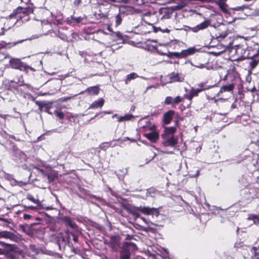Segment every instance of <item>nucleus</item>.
<instances>
[{"instance_id": "nucleus-58", "label": "nucleus", "mask_w": 259, "mask_h": 259, "mask_svg": "<svg viewBox=\"0 0 259 259\" xmlns=\"http://www.w3.org/2000/svg\"><path fill=\"white\" fill-rule=\"evenodd\" d=\"M211 100H213V101H214V102L215 103H217V101H218V100H217V99H216L215 97H213V98H211Z\"/></svg>"}, {"instance_id": "nucleus-16", "label": "nucleus", "mask_w": 259, "mask_h": 259, "mask_svg": "<svg viewBox=\"0 0 259 259\" xmlns=\"http://www.w3.org/2000/svg\"><path fill=\"white\" fill-rule=\"evenodd\" d=\"M104 103L103 99H100L97 101H94L90 106L89 109H96L98 108H101Z\"/></svg>"}, {"instance_id": "nucleus-6", "label": "nucleus", "mask_w": 259, "mask_h": 259, "mask_svg": "<svg viewBox=\"0 0 259 259\" xmlns=\"http://www.w3.org/2000/svg\"><path fill=\"white\" fill-rule=\"evenodd\" d=\"M184 80V77L179 73L172 72L169 73L166 77V82L163 83L164 85L166 83H172L175 82H182Z\"/></svg>"}, {"instance_id": "nucleus-46", "label": "nucleus", "mask_w": 259, "mask_h": 259, "mask_svg": "<svg viewBox=\"0 0 259 259\" xmlns=\"http://www.w3.org/2000/svg\"><path fill=\"white\" fill-rule=\"evenodd\" d=\"M31 216L28 214H24L23 215V218L25 220H28L31 218Z\"/></svg>"}, {"instance_id": "nucleus-64", "label": "nucleus", "mask_w": 259, "mask_h": 259, "mask_svg": "<svg viewBox=\"0 0 259 259\" xmlns=\"http://www.w3.org/2000/svg\"><path fill=\"white\" fill-rule=\"evenodd\" d=\"M29 208H31V209H35V207H34V206H30V207H29Z\"/></svg>"}, {"instance_id": "nucleus-24", "label": "nucleus", "mask_w": 259, "mask_h": 259, "mask_svg": "<svg viewBox=\"0 0 259 259\" xmlns=\"http://www.w3.org/2000/svg\"><path fill=\"white\" fill-rule=\"evenodd\" d=\"M251 251H253V257L251 256L248 259H259V246L252 247Z\"/></svg>"}, {"instance_id": "nucleus-29", "label": "nucleus", "mask_w": 259, "mask_h": 259, "mask_svg": "<svg viewBox=\"0 0 259 259\" xmlns=\"http://www.w3.org/2000/svg\"><path fill=\"white\" fill-rule=\"evenodd\" d=\"M249 220L253 221L254 224L259 225V217L254 214H251L248 218Z\"/></svg>"}, {"instance_id": "nucleus-45", "label": "nucleus", "mask_w": 259, "mask_h": 259, "mask_svg": "<svg viewBox=\"0 0 259 259\" xmlns=\"http://www.w3.org/2000/svg\"><path fill=\"white\" fill-rule=\"evenodd\" d=\"M195 66L197 68H205L206 66H205V65L204 64H200L199 65H195Z\"/></svg>"}, {"instance_id": "nucleus-4", "label": "nucleus", "mask_w": 259, "mask_h": 259, "mask_svg": "<svg viewBox=\"0 0 259 259\" xmlns=\"http://www.w3.org/2000/svg\"><path fill=\"white\" fill-rule=\"evenodd\" d=\"M9 63L12 68L18 69L21 71H24L28 72V70L34 71L35 69L27 65L24 63L21 62L19 59L13 58L9 61Z\"/></svg>"}, {"instance_id": "nucleus-8", "label": "nucleus", "mask_w": 259, "mask_h": 259, "mask_svg": "<svg viewBox=\"0 0 259 259\" xmlns=\"http://www.w3.org/2000/svg\"><path fill=\"white\" fill-rule=\"evenodd\" d=\"M210 24V21L209 20H206L203 22L198 24L194 27H189V29L193 32L196 33L199 31L204 30L207 28Z\"/></svg>"}, {"instance_id": "nucleus-63", "label": "nucleus", "mask_w": 259, "mask_h": 259, "mask_svg": "<svg viewBox=\"0 0 259 259\" xmlns=\"http://www.w3.org/2000/svg\"><path fill=\"white\" fill-rule=\"evenodd\" d=\"M117 117V114H114L112 116V118H114V117Z\"/></svg>"}, {"instance_id": "nucleus-5", "label": "nucleus", "mask_w": 259, "mask_h": 259, "mask_svg": "<svg viewBox=\"0 0 259 259\" xmlns=\"http://www.w3.org/2000/svg\"><path fill=\"white\" fill-rule=\"evenodd\" d=\"M162 138L163 140L162 144L164 147H174L178 143V137L177 136L162 135Z\"/></svg>"}, {"instance_id": "nucleus-59", "label": "nucleus", "mask_w": 259, "mask_h": 259, "mask_svg": "<svg viewBox=\"0 0 259 259\" xmlns=\"http://www.w3.org/2000/svg\"><path fill=\"white\" fill-rule=\"evenodd\" d=\"M103 145H106V146H105V147H109V143H104L103 144Z\"/></svg>"}, {"instance_id": "nucleus-18", "label": "nucleus", "mask_w": 259, "mask_h": 259, "mask_svg": "<svg viewBox=\"0 0 259 259\" xmlns=\"http://www.w3.org/2000/svg\"><path fill=\"white\" fill-rule=\"evenodd\" d=\"M259 62V55H256L253 56L252 58H251L249 61V65L251 66L252 69L254 68L258 64Z\"/></svg>"}, {"instance_id": "nucleus-37", "label": "nucleus", "mask_w": 259, "mask_h": 259, "mask_svg": "<svg viewBox=\"0 0 259 259\" xmlns=\"http://www.w3.org/2000/svg\"><path fill=\"white\" fill-rule=\"evenodd\" d=\"M246 8H247V6L246 5H242L241 6H238L233 8V10L235 11H241Z\"/></svg>"}, {"instance_id": "nucleus-19", "label": "nucleus", "mask_w": 259, "mask_h": 259, "mask_svg": "<svg viewBox=\"0 0 259 259\" xmlns=\"http://www.w3.org/2000/svg\"><path fill=\"white\" fill-rule=\"evenodd\" d=\"M226 0H218L217 4L224 13H228V11L227 8V6L226 5Z\"/></svg>"}, {"instance_id": "nucleus-33", "label": "nucleus", "mask_w": 259, "mask_h": 259, "mask_svg": "<svg viewBox=\"0 0 259 259\" xmlns=\"http://www.w3.org/2000/svg\"><path fill=\"white\" fill-rule=\"evenodd\" d=\"M164 103L166 105H169L173 104V98L171 97L168 96L165 98Z\"/></svg>"}, {"instance_id": "nucleus-48", "label": "nucleus", "mask_w": 259, "mask_h": 259, "mask_svg": "<svg viewBox=\"0 0 259 259\" xmlns=\"http://www.w3.org/2000/svg\"><path fill=\"white\" fill-rule=\"evenodd\" d=\"M133 238V236L129 235V234H127L126 235V240H131Z\"/></svg>"}, {"instance_id": "nucleus-9", "label": "nucleus", "mask_w": 259, "mask_h": 259, "mask_svg": "<svg viewBox=\"0 0 259 259\" xmlns=\"http://www.w3.org/2000/svg\"><path fill=\"white\" fill-rule=\"evenodd\" d=\"M1 238L9 239L15 242H17L19 239V238L13 233L7 231H0Z\"/></svg>"}, {"instance_id": "nucleus-3", "label": "nucleus", "mask_w": 259, "mask_h": 259, "mask_svg": "<svg viewBox=\"0 0 259 259\" xmlns=\"http://www.w3.org/2000/svg\"><path fill=\"white\" fill-rule=\"evenodd\" d=\"M33 12V9L32 7H27L23 8L22 7H18L15 11H14L13 14H11L9 16L12 18L13 15L17 14H20L19 17L22 20V22L27 21L29 18H25L24 16H28L30 14H32Z\"/></svg>"}, {"instance_id": "nucleus-47", "label": "nucleus", "mask_w": 259, "mask_h": 259, "mask_svg": "<svg viewBox=\"0 0 259 259\" xmlns=\"http://www.w3.org/2000/svg\"><path fill=\"white\" fill-rule=\"evenodd\" d=\"M73 235V240L74 241L77 242L78 241V237L75 235L74 234H72Z\"/></svg>"}, {"instance_id": "nucleus-43", "label": "nucleus", "mask_w": 259, "mask_h": 259, "mask_svg": "<svg viewBox=\"0 0 259 259\" xmlns=\"http://www.w3.org/2000/svg\"><path fill=\"white\" fill-rule=\"evenodd\" d=\"M134 1L138 5H143L145 3L144 0H134Z\"/></svg>"}, {"instance_id": "nucleus-49", "label": "nucleus", "mask_w": 259, "mask_h": 259, "mask_svg": "<svg viewBox=\"0 0 259 259\" xmlns=\"http://www.w3.org/2000/svg\"><path fill=\"white\" fill-rule=\"evenodd\" d=\"M6 251L4 249L0 248V255L4 254H5Z\"/></svg>"}, {"instance_id": "nucleus-14", "label": "nucleus", "mask_w": 259, "mask_h": 259, "mask_svg": "<svg viewBox=\"0 0 259 259\" xmlns=\"http://www.w3.org/2000/svg\"><path fill=\"white\" fill-rule=\"evenodd\" d=\"M205 90H206V88L197 89L192 88L189 92V94L186 95V97L188 100H191L194 97L197 96L199 93Z\"/></svg>"}, {"instance_id": "nucleus-60", "label": "nucleus", "mask_w": 259, "mask_h": 259, "mask_svg": "<svg viewBox=\"0 0 259 259\" xmlns=\"http://www.w3.org/2000/svg\"><path fill=\"white\" fill-rule=\"evenodd\" d=\"M148 194H149V195H150V194H151V192H150L148 190H146V195H147V196H148Z\"/></svg>"}, {"instance_id": "nucleus-39", "label": "nucleus", "mask_w": 259, "mask_h": 259, "mask_svg": "<svg viewBox=\"0 0 259 259\" xmlns=\"http://www.w3.org/2000/svg\"><path fill=\"white\" fill-rule=\"evenodd\" d=\"M66 22L68 24H69L70 25H74L73 17L71 16L70 17L67 18V19L66 20Z\"/></svg>"}, {"instance_id": "nucleus-30", "label": "nucleus", "mask_w": 259, "mask_h": 259, "mask_svg": "<svg viewBox=\"0 0 259 259\" xmlns=\"http://www.w3.org/2000/svg\"><path fill=\"white\" fill-rule=\"evenodd\" d=\"M169 57H171L172 56H175L177 58L181 57V52L177 53V52H169L168 54L166 55Z\"/></svg>"}, {"instance_id": "nucleus-56", "label": "nucleus", "mask_w": 259, "mask_h": 259, "mask_svg": "<svg viewBox=\"0 0 259 259\" xmlns=\"http://www.w3.org/2000/svg\"><path fill=\"white\" fill-rule=\"evenodd\" d=\"M97 33H102V34H107L106 33L104 32V31L101 30L98 31Z\"/></svg>"}, {"instance_id": "nucleus-40", "label": "nucleus", "mask_w": 259, "mask_h": 259, "mask_svg": "<svg viewBox=\"0 0 259 259\" xmlns=\"http://www.w3.org/2000/svg\"><path fill=\"white\" fill-rule=\"evenodd\" d=\"M73 20H74V24L79 23L81 22L82 20V18L81 17H73Z\"/></svg>"}, {"instance_id": "nucleus-31", "label": "nucleus", "mask_w": 259, "mask_h": 259, "mask_svg": "<svg viewBox=\"0 0 259 259\" xmlns=\"http://www.w3.org/2000/svg\"><path fill=\"white\" fill-rule=\"evenodd\" d=\"M54 23L55 24L59 25L63 24V19L61 16L59 18L56 17L53 20Z\"/></svg>"}, {"instance_id": "nucleus-41", "label": "nucleus", "mask_w": 259, "mask_h": 259, "mask_svg": "<svg viewBox=\"0 0 259 259\" xmlns=\"http://www.w3.org/2000/svg\"><path fill=\"white\" fill-rule=\"evenodd\" d=\"M198 86L200 88V89H202V88H206V89H209L208 87H206L205 86V83L204 82L199 83L198 84Z\"/></svg>"}, {"instance_id": "nucleus-62", "label": "nucleus", "mask_w": 259, "mask_h": 259, "mask_svg": "<svg viewBox=\"0 0 259 259\" xmlns=\"http://www.w3.org/2000/svg\"><path fill=\"white\" fill-rule=\"evenodd\" d=\"M105 113L109 114L111 113V111H107V112H105Z\"/></svg>"}, {"instance_id": "nucleus-26", "label": "nucleus", "mask_w": 259, "mask_h": 259, "mask_svg": "<svg viewBox=\"0 0 259 259\" xmlns=\"http://www.w3.org/2000/svg\"><path fill=\"white\" fill-rule=\"evenodd\" d=\"M134 118V116L132 114H126L123 116H120L118 117V121L119 122H122L125 120H130Z\"/></svg>"}, {"instance_id": "nucleus-12", "label": "nucleus", "mask_w": 259, "mask_h": 259, "mask_svg": "<svg viewBox=\"0 0 259 259\" xmlns=\"http://www.w3.org/2000/svg\"><path fill=\"white\" fill-rule=\"evenodd\" d=\"M234 87L235 85L234 83H230L228 85L222 86L221 88L220 91L217 94L216 96L218 97H220L224 92H232L234 89Z\"/></svg>"}, {"instance_id": "nucleus-57", "label": "nucleus", "mask_w": 259, "mask_h": 259, "mask_svg": "<svg viewBox=\"0 0 259 259\" xmlns=\"http://www.w3.org/2000/svg\"><path fill=\"white\" fill-rule=\"evenodd\" d=\"M199 174V172L198 170H197V172H196V174L195 175V176H191L192 177H197Z\"/></svg>"}, {"instance_id": "nucleus-32", "label": "nucleus", "mask_w": 259, "mask_h": 259, "mask_svg": "<svg viewBox=\"0 0 259 259\" xmlns=\"http://www.w3.org/2000/svg\"><path fill=\"white\" fill-rule=\"evenodd\" d=\"M121 22H122L121 16L120 14H118L115 17L116 25L118 26L119 25H120L121 24Z\"/></svg>"}, {"instance_id": "nucleus-34", "label": "nucleus", "mask_w": 259, "mask_h": 259, "mask_svg": "<svg viewBox=\"0 0 259 259\" xmlns=\"http://www.w3.org/2000/svg\"><path fill=\"white\" fill-rule=\"evenodd\" d=\"M57 35L60 39L63 40H67V36L65 34L60 32V31H58Z\"/></svg>"}, {"instance_id": "nucleus-10", "label": "nucleus", "mask_w": 259, "mask_h": 259, "mask_svg": "<svg viewBox=\"0 0 259 259\" xmlns=\"http://www.w3.org/2000/svg\"><path fill=\"white\" fill-rule=\"evenodd\" d=\"M175 114V111L170 110L165 113L163 115V122L165 124H168L171 121Z\"/></svg>"}, {"instance_id": "nucleus-7", "label": "nucleus", "mask_w": 259, "mask_h": 259, "mask_svg": "<svg viewBox=\"0 0 259 259\" xmlns=\"http://www.w3.org/2000/svg\"><path fill=\"white\" fill-rule=\"evenodd\" d=\"M121 238L118 235L112 236L110 237L107 244L113 251H117L120 244Z\"/></svg>"}, {"instance_id": "nucleus-25", "label": "nucleus", "mask_w": 259, "mask_h": 259, "mask_svg": "<svg viewBox=\"0 0 259 259\" xmlns=\"http://www.w3.org/2000/svg\"><path fill=\"white\" fill-rule=\"evenodd\" d=\"M138 77V75L135 72L131 73L126 76L125 80V83L127 84L131 80L134 79Z\"/></svg>"}, {"instance_id": "nucleus-22", "label": "nucleus", "mask_w": 259, "mask_h": 259, "mask_svg": "<svg viewBox=\"0 0 259 259\" xmlns=\"http://www.w3.org/2000/svg\"><path fill=\"white\" fill-rule=\"evenodd\" d=\"M176 131V127L175 126L171 127H165L164 134L163 135H167V136H174L173 134Z\"/></svg>"}, {"instance_id": "nucleus-1", "label": "nucleus", "mask_w": 259, "mask_h": 259, "mask_svg": "<svg viewBox=\"0 0 259 259\" xmlns=\"http://www.w3.org/2000/svg\"><path fill=\"white\" fill-rule=\"evenodd\" d=\"M126 210L133 215L135 220L139 217L140 212L145 214L151 215L153 218L156 217L157 219H162L163 217L162 214L159 213L158 209L154 207L140 206L135 208H127Z\"/></svg>"}, {"instance_id": "nucleus-15", "label": "nucleus", "mask_w": 259, "mask_h": 259, "mask_svg": "<svg viewBox=\"0 0 259 259\" xmlns=\"http://www.w3.org/2000/svg\"><path fill=\"white\" fill-rule=\"evenodd\" d=\"M33 88L29 84H19L15 88V90L18 92L25 93L27 90H32Z\"/></svg>"}, {"instance_id": "nucleus-55", "label": "nucleus", "mask_w": 259, "mask_h": 259, "mask_svg": "<svg viewBox=\"0 0 259 259\" xmlns=\"http://www.w3.org/2000/svg\"><path fill=\"white\" fill-rule=\"evenodd\" d=\"M155 127L154 125H153L150 127V130L153 132H154V131L155 130Z\"/></svg>"}, {"instance_id": "nucleus-20", "label": "nucleus", "mask_w": 259, "mask_h": 259, "mask_svg": "<svg viewBox=\"0 0 259 259\" xmlns=\"http://www.w3.org/2000/svg\"><path fill=\"white\" fill-rule=\"evenodd\" d=\"M85 92H87L90 95H97L99 92V89L97 86L91 87L88 88Z\"/></svg>"}, {"instance_id": "nucleus-61", "label": "nucleus", "mask_w": 259, "mask_h": 259, "mask_svg": "<svg viewBox=\"0 0 259 259\" xmlns=\"http://www.w3.org/2000/svg\"><path fill=\"white\" fill-rule=\"evenodd\" d=\"M116 34H117V36L118 37H120L121 36V34L120 33V32H118Z\"/></svg>"}, {"instance_id": "nucleus-35", "label": "nucleus", "mask_w": 259, "mask_h": 259, "mask_svg": "<svg viewBox=\"0 0 259 259\" xmlns=\"http://www.w3.org/2000/svg\"><path fill=\"white\" fill-rule=\"evenodd\" d=\"M54 113L56 115L57 117H58L60 119H63L64 117V113L60 111L56 110L54 112Z\"/></svg>"}, {"instance_id": "nucleus-38", "label": "nucleus", "mask_w": 259, "mask_h": 259, "mask_svg": "<svg viewBox=\"0 0 259 259\" xmlns=\"http://www.w3.org/2000/svg\"><path fill=\"white\" fill-rule=\"evenodd\" d=\"M182 101V98L180 96H177L173 99V104H178Z\"/></svg>"}, {"instance_id": "nucleus-54", "label": "nucleus", "mask_w": 259, "mask_h": 259, "mask_svg": "<svg viewBox=\"0 0 259 259\" xmlns=\"http://www.w3.org/2000/svg\"><path fill=\"white\" fill-rule=\"evenodd\" d=\"M125 139H126V140H129V141H131V142H135V140L134 139H130V138H127H127H125Z\"/></svg>"}, {"instance_id": "nucleus-28", "label": "nucleus", "mask_w": 259, "mask_h": 259, "mask_svg": "<svg viewBox=\"0 0 259 259\" xmlns=\"http://www.w3.org/2000/svg\"><path fill=\"white\" fill-rule=\"evenodd\" d=\"M27 199H28L29 200L32 201V202H33L35 204H39L40 203V202H39V200L37 199H35L33 196L30 194H28L27 195V197H26Z\"/></svg>"}, {"instance_id": "nucleus-50", "label": "nucleus", "mask_w": 259, "mask_h": 259, "mask_svg": "<svg viewBox=\"0 0 259 259\" xmlns=\"http://www.w3.org/2000/svg\"><path fill=\"white\" fill-rule=\"evenodd\" d=\"M241 246H242L241 245V243H236L234 244V247H236V248H239V247H240Z\"/></svg>"}, {"instance_id": "nucleus-44", "label": "nucleus", "mask_w": 259, "mask_h": 259, "mask_svg": "<svg viewBox=\"0 0 259 259\" xmlns=\"http://www.w3.org/2000/svg\"><path fill=\"white\" fill-rule=\"evenodd\" d=\"M104 1L105 2V3H107L108 4H111L112 3H116L118 1V0H104Z\"/></svg>"}, {"instance_id": "nucleus-17", "label": "nucleus", "mask_w": 259, "mask_h": 259, "mask_svg": "<svg viewBox=\"0 0 259 259\" xmlns=\"http://www.w3.org/2000/svg\"><path fill=\"white\" fill-rule=\"evenodd\" d=\"M63 222L65 224V225L69 226L70 228L72 229H74L76 228V224L72 221L71 219L69 217H64L63 219Z\"/></svg>"}, {"instance_id": "nucleus-52", "label": "nucleus", "mask_w": 259, "mask_h": 259, "mask_svg": "<svg viewBox=\"0 0 259 259\" xmlns=\"http://www.w3.org/2000/svg\"><path fill=\"white\" fill-rule=\"evenodd\" d=\"M80 2H81L80 0H75L74 3L75 5H78L80 3Z\"/></svg>"}, {"instance_id": "nucleus-11", "label": "nucleus", "mask_w": 259, "mask_h": 259, "mask_svg": "<svg viewBox=\"0 0 259 259\" xmlns=\"http://www.w3.org/2000/svg\"><path fill=\"white\" fill-rule=\"evenodd\" d=\"M171 12L167 8H163L159 10V17L161 20L168 19L170 18Z\"/></svg>"}, {"instance_id": "nucleus-42", "label": "nucleus", "mask_w": 259, "mask_h": 259, "mask_svg": "<svg viewBox=\"0 0 259 259\" xmlns=\"http://www.w3.org/2000/svg\"><path fill=\"white\" fill-rule=\"evenodd\" d=\"M120 170L122 173V175L123 176H124L125 175H126L127 174V168H122V169H120Z\"/></svg>"}, {"instance_id": "nucleus-21", "label": "nucleus", "mask_w": 259, "mask_h": 259, "mask_svg": "<svg viewBox=\"0 0 259 259\" xmlns=\"http://www.w3.org/2000/svg\"><path fill=\"white\" fill-rule=\"evenodd\" d=\"M196 49L194 48H189L188 49L183 50L181 52V56L183 57L193 54Z\"/></svg>"}, {"instance_id": "nucleus-51", "label": "nucleus", "mask_w": 259, "mask_h": 259, "mask_svg": "<svg viewBox=\"0 0 259 259\" xmlns=\"http://www.w3.org/2000/svg\"><path fill=\"white\" fill-rule=\"evenodd\" d=\"M10 138H12V139H14V140H15L16 141H20L19 139H17L16 138V137L14 135H10Z\"/></svg>"}, {"instance_id": "nucleus-23", "label": "nucleus", "mask_w": 259, "mask_h": 259, "mask_svg": "<svg viewBox=\"0 0 259 259\" xmlns=\"http://www.w3.org/2000/svg\"><path fill=\"white\" fill-rule=\"evenodd\" d=\"M228 30H225L224 31H218V32H217L215 34V36L216 37V38L217 39H224L225 38V37H227V36L228 35Z\"/></svg>"}, {"instance_id": "nucleus-2", "label": "nucleus", "mask_w": 259, "mask_h": 259, "mask_svg": "<svg viewBox=\"0 0 259 259\" xmlns=\"http://www.w3.org/2000/svg\"><path fill=\"white\" fill-rule=\"evenodd\" d=\"M137 249L138 248L135 243L124 242L119 252L120 259H130L131 252H135Z\"/></svg>"}, {"instance_id": "nucleus-36", "label": "nucleus", "mask_w": 259, "mask_h": 259, "mask_svg": "<svg viewBox=\"0 0 259 259\" xmlns=\"http://www.w3.org/2000/svg\"><path fill=\"white\" fill-rule=\"evenodd\" d=\"M0 245L9 246L10 247V250H14V248L15 247L13 245L8 244L2 241H0Z\"/></svg>"}, {"instance_id": "nucleus-13", "label": "nucleus", "mask_w": 259, "mask_h": 259, "mask_svg": "<svg viewBox=\"0 0 259 259\" xmlns=\"http://www.w3.org/2000/svg\"><path fill=\"white\" fill-rule=\"evenodd\" d=\"M144 136L152 143H156L159 138V134L156 132L146 133Z\"/></svg>"}, {"instance_id": "nucleus-27", "label": "nucleus", "mask_w": 259, "mask_h": 259, "mask_svg": "<svg viewBox=\"0 0 259 259\" xmlns=\"http://www.w3.org/2000/svg\"><path fill=\"white\" fill-rule=\"evenodd\" d=\"M142 220L146 223L147 224H152L153 225H154L155 226H162V224H161V223L160 222V221L158 220H153V221H147L145 219V218H142Z\"/></svg>"}, {"instance_id": "nucleus-53", "label": "nucleus", "mask_w": 259, "mask_h": 259, "mask_svg": "<svg viewBox=\"0 0 259 259\" xmlns=\"http://www.w3.org/2000/svg\"><path fill=\"white\" fill-rule=\"evenodd\" d=\"M2 32L1 33V34L2 35H3V34H4V33H5V32L6 29H5V28H2Z\"/></svg>"}]
</instances>
